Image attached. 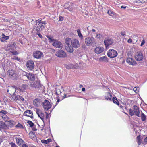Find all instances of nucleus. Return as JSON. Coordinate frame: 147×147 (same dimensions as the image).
<instances>
[{
  "label": "nucleus",
  "instance_id": "nucleus-1",
  "mask_svg": "<svg viewBox=\"0 0 147 147\" xmlns=\"http://www.w3.org/2000/svg\"><path fill=\"white\" fill-rule=\"evenodd\" d=\"M129 114L131 116L135 115L138 117H140V111L139 108L136 105H134L133 106L132 109H130L129 110Z\"/></svg>",
  "mask_w": 147,
  "mask_h": 147
},
{
  "label": "nucleus",
  "instance_id": "nucleus-2",
  "mask_svg": "<svg viewBox=\"0 0 147 147\" xmlns=\"http://www.w3.org/2000/svg\"><path fill=\"white\" fill-rule=\"evenodd\" d=\"M9 77L12 79H16L18 76V74L16 71L13 69L9 70L7 72Z\"/></svg>",
  "mask_w": 147,
  "mask_h": 147
},
{
  "label": "nucleus",
  "instance_id": "nucleus-3",
  "mask_svg": "<svg viewBox=\"0 0 147 147\" xmlns=\"http://www.w3.org/2000/svg\"><path fill=\"white\" fill-rule=\"evenodd\" d=\"M85 42L87 46H90L95 44V40L93 37H88L85 39Z\"/></svg>",
  "mask_w": 147,
  "mask_h": 147
},
{
  "label": "nucleus",
  "instance_id": "nucleus-4",
  "mask_svg": "<svg viewBox=\"0 0 147 147\" xmlns=\"http://www.w3.org/2000/svg\"><path fill=\"white\" fill-rule=\"evenodd\" d=\"M35 23H36V24L34 26V28L37 31H40L45 28V26L38 20L35 21Z\"/></svg>",
  "mask_w": 147,
  "mask_h": 147
},
{
  "label": "nucleus",
  "instance_id": "nucleus-5",
  "mask_svg": "<svg viewBox=\"0 0 147 147\" xmlns=\"http://www.w3.org/2000/svg\"><path fill=\"white\" fill-rule=\"evenodd\" d=\"M108 56L110 58L116 57L118 55L117 51L114 49H110L107 53Z\"/></svg>",
  "mask_w": 147,
  "mask_h": 147
},
{
  "label": "nucleus",
  "instance_id": "nucleus-6",
  "mask_svg": "<svg viewBox=\"0 0 147 147\" xmlns=\"http://www.w3.org/2000/svg\"><path fill=\"white\" fill-rule=\"evenodd\" d=\"M42 106L45 111H47L51 107L50 102L48 100H45L42 103Z\"/></svg>",
  "mask_w": 147,
  "mask_h": 147
},
{
  "label": "nucleus",
  "instance_id": "nucleus-7",
  "mask_svg": "<svg viewBox=\"0 0 147 147\" xmlns=\"http://www.w3.org/2000/svg\"><path fill=\"white\" fill-rule=\"evenodd\" d=\"M135 57L137 61H142L144 58L142 51H138L135 55Z\"/></svg>",
  "mask_w": 147,
  "mask_h": 147
},
{
  "label": "nucleus",
  "instance_id": "nucleus-8",
  "mask_svg": "<svg viewBox=\"0 0 147 147\" xmlns=\"http://www.w3.org/2000/svg\"><path fill=\"white\" fill-rule=\"evenodd\" d=\"M114 42L113 39L109 38H105L104 40V42L105 47L107 48V47L110 45H111Z\"/></svg>",
  "mask_w": 147,
  "mask_h": 147
},
{
  "label": "nucleus",
  "instance_id": "nucleus-9",
  "mask_svg": "<svg viewBox=\"0 0 147 147\" xmlns=\"http://www.w3.org/2000/svg\"><path fill=\"white\" fill-rule=\"evenodd\" d=\"M36 113L38 115V117L40 118L43 123H44L45 122V116L44 113L39 109L36 108Z\"/></svg>",
  "mask_w": 147,
  "mask_h": 147
},
{
  "label": "nucleus",
  "instance_id": "nucleus-10",
  "mask_svg": "<svg viewBox=\"0 0 147 147\" xmlns=\"http://www.w3.org/2000/svg\"><path fill=\"white\" fill-rule=\"evenodd\" d=\"M7 49H6V50H9L10 52H11L13 55H16L18 54V53L17 51H13L15 49V47L13 45H8L7 47Z\"/></svg>",
  "mask_w": 147,
  "mask_h": 147
},
{
  "label": "nucleus",
  "instance_id": "nucleus-11",
  "mask_svg": "<svg viewBox=\"0 0 147 147\" xmlns=\"http://www.w3.org/2000/svg\"><path fill=\"white\" fill-rule=\"evenodd\" d=\"M55 55L59 57H65L66 56V53L64 51L61 49L56 52Z\"/></svg>",
  "mask_w": 147,
  "mask_h": 147
},
{
  "label": "nucleus",
  "instance_id": "nucleus-12",
  "mask_svg": "<svg viewBox=\"0 0 147 147\" xmlns=\"http://www.w3.org/2000/svg\"><path fill=\"white\" fill-rule=\"evenodd\" d=\"M26 66L27 69L29 70H32L34 68V62L31 60L28 61L26 63Z\"/></svg>",
  "mask_w": 147,
  "mask_h": 147
},
{
  "label": "nucleus",
  "instance_id": "nucleus-13",
  "mask_svg": "<svg viewBox=\"0 0 147 147\" xmlns=\"http://www.w3.org/2000/svg\"><path fill=\"white\" fill-rule=\"evenodd\" d=\"M126 62L129 65H131L133 66H136L137 65V63L135 60L131 57L128 58L127 59Z\"/></svg>",
  "mask_w": 147,
  "mask_h": 147
},
{
  "label": "nucleus",
  "instance_id": "nucleus-14",
  "mask_svg": "<svg viewBox=\"0 0 147 147\" xmlns=\"http://www.w3.org/2000/svg\"><path fill=\"white\" fill-rule=\"evenodd\" d=\"M16 88L14 86H8L7 88V92L11 95H14Z\"/></svg>",
  "mask_w": 147,
  "mask_h": 147
},
{
  "label": "nucleus",
  "instance_id": "nucleus-15",
  "mask_svg": "<svg viewBox=\"0 0 147 147\" xmlns=\"http://www.w3.org/2000/svg\"><path fill=\"white\" fill-rule=\"evenodd\" d=\"M30 86L32 88H39L41 86L40 82L39 81H35L30 83Z\"/></svg>",
  "mask_w": 147,
  "mask_h": 147
},
{
  "label": "nucleus",
  "instance_id": "nucleus-16",
  "mask_svg": "<svg viewBox=\"0 0 147 147\" xmlns=\"http://www.w3.org/2000/svg\"><path fill=\"white\" fill-rule=\"evenodd\" d=\"M72 46L74 48H77L80 46V44L78 40L76 39H73L71 41Z\"/></svg>",
  "mask_w": 147,
  "mask_h": 147
},
{
  "label": "nucleus",
  "instance_id": "nucleus-17",
  "mask_svg": "<svg viewBox=\"0 0 147 147\" xmlns=\"http://www.w3.org/2000/svg\"><path fill=\"white\" fill-rule=\"evenodd\" d=\"M42 53L39 51H36L34 52L33 53L34 57L37 59L41 58L43 56Z\"/></svg>",
  "mask_w": 147,
  "mask_h": 147
},
{
  "label": "nucleus",
  "instance_id": "nucleus-18",
  "mask_svg": "<svg viewBox=\"0 0 147 147\" xmlns=\"http://www.w3.org/2000/svg\"><path fill=\"white\" fill-rule=\"evenodd\" d=\"M52 43L53 45L56 48H61L62 47L61 43L56 40H53Z\"/></svg>",
  "mask_w": 147,
  "mask_h": 147
},
{
  "label": "nucleus",
  "instance_id": "nucleus-19",
  "mask_svg": "<svg viewBox=\"0 0 147 147\" xmlns=\"http://www.w3.org/2000/svg\"><path fill=\"white\" fill-rule=\"evenodd\" d=\"M24 116L29 117L32 118H33V113L30 110L26 111L23 113Z\"/></svg>",
  "mask_w": 147,
  "mask_h": 147
},
{
  "label": "nucleus",
  "instance_id": "nucleus-20",
  "mask_svg": "<svg viewBox=\"0 0 147 147\" xmlns=\"http://www.w3.org/2000/svg\"><path fill=\"white\" fill-rule=\"evenodd\" d=\"M104 51V48L100 47H96L94 49L95 52L97 54L101 53L103 52Z\"/></svg>",
  "mask_w": 147,
  "mask_h": 147
},
{
  "label": "nucleus",
  "instance_id": "nucleus-21",
  "mask_svg": "<svg viewBox=\"0 0 147 147\" xmlns=\"http://www.w3.org/2000/svg\"><path fill=\"white\" fill-rule=\"evenodd\" d=\"M41 102V100L40 99L37 98L34 100L33 103L35 106L39 107L40 105Z\"/></svg>",
  "mask_w": 147,
  "mask_h": 147
},
{
  "label": "nucleus",
  "instance_id": "nucleus-22",
  "mask_svg": "<svg viewBox=\"0 0 147 147\" xmlns=\"http://www.w3.org/2000/svg\"><path fill=\"white\" fill-rule=\"evenodd\" d=\"M73 47L70 45H65V48L66 50L68 52L70 53H72L74 51V49Z\"/></svg>",
  "mask_w": 147,
  "mask_h": 147
},
{
  "label": "nucleus",
  "instance_id": "nucleus-23",
  "mask_svg": "<svg viewBox=\"0 0 147 147\" xmlns=\"http://www.w3.org/2000/svg\"><path fill=\"white\" fill-rule=\"evenodd\" d=\"M28 75V78L31 81H34L35 79V76L34 74L29 73Z\"/></svg>",
  "mask_w": 147,
  "mask_h": 147
},
{
  "label": "nucleus",
  "instance_id": "nucleus-24",
  "mask_svg": "<svg viewBox=\"0 0 147 147\" xmlns=\"http://www.w3.org/2000/svg\"><path fill=\"white\" fill-rule=\"evenodd\" d=\"M16 142L18 145H21L23 142V140L19 137H16L15 138Z\"/></svg>",
  "mask_w": 147,
  "mask_h": 147
},
{
  "label": "nucleus",
  "instance_id": "nucleus-25",
  "mask_svg": "<svg viewBox=\"0 0 147 147\" xmlns=\"http://www.w3.org/2000/svg\"><path fill=\"white\" fill-rule=\"evenodd\" d=\"M108 59L106 56H103L101 57L99 59V61L100 62H107L108 61Z\"/></svg>",
  "mask_w": 147,
  "mask_h": 147
},
{
  "label": "nucleus",
  "instance_id": "nucleus-26",
  "mask_svg": "<svg viewBox=\"0 0 147 147\" xmlns=\"http://www.w3.org/2000/svg\"><path fill=\"white\" fill-rule=\"evenodd\" d=\"M9 37L8 36L5 35L4 34H2V36L0 38V40L2 42L4 41L5 40L9 39Z\"/></svg>",
  "mask_w": 147,
  "mask_h": 147
},
{
  "label": "nucleus",
  "instance_id": "nucleus-27",
  "mask_svg": "<svg viewBox=\"0 0 147 147\" xmlns=\"http://www.w3.org/2000/svg\"><path fill=\"white\" fill-rule=\"evenodd\" d=\"M56 94L57 95H59L61 94L62 92L63 91V89L62 87L60 88H57L55 90Z\"/></svg>",
  "mask_w": 147,
  "mask_h": 147
},
{
  "label": "nucleus",
  "instance_id": "nucleus-28",
  "mask_svg": "<svg viewBox=\"0 0 147 147\" xmlns=\"http://www.w3.org/2000/svg\"><path fill=\"white\" fill-rule=\"evenodd\" d=\"M112 95L110 93L107 92L105 96V98L107 100H111V99Z\"/></svg>",
  "mask_w": 147,
  "mask_h": 147
},
{
  "label": "nucleus",
  "instance_id": "nucleus-29",
  "mask_svg": "<svg viewBox=\"0 0 147 147\" xmlns=\"http://www.w3.org/2000/svg\"><path fill=\"white\" fill-rule=\"evenodd\" d=\"M41 141L42 143L47 144L51 142L52 141V140L51 139H48L46 140H42Z\"/></svg>",
  "mask_w": 147,
  "mask_h": 147
},
{
  "label": "nucleus",
  "instance_id": "nucleus-30",
  "mask_svg": "<svg viewBox=\"0 0 147 147\" xmlns=\"http://www.w3.org/2000/svg\"><path fill=\"white\" fill-rule=\"evenodd\" d=\"M77 32L79 37L81 39H82L83 38V36L81 34V31L79 29L77 30Z\"/></svg>",
  "mask_w": 147,
  "mask_h": 147
},
{
  "label": "nucleus",
  "instance_id": "nucleus-31",
  "mask_svg": "<svg viewBox=\"0 0 147 147\" xmlns=\"http://www.w3.org/2000/svg\"><path fill=\"white\" fill-rule=\"evenodd\" d=\"M134 1L139 3H144L147 2V0H135Z\"/></svg>",
  "mask_w": 147,
  "mask_h": 147
},
{
  "label": "nucleus",
  "instance_id": "nucleus-32",
  "mask_svg": "<svg viewBox=\"0 0 147 147\" xmlns=\"http://www.w3.org/2000/svg\"><path fill=\"white\" fill-rule=\"evenodd\" d=\"M65 67L67 69H73V64H66L64 65Z\"/></svg>",
  "mask_w": 147,
  "mask_h": 147
},
{
  "label": "nucleus",
  "instance_id": "nucleus-33",
  "mask_svg": "<svg viewBox=\"0 0 147 147\" xmlns=\"http://www.w3.org/2000/svg\"><path fill=\"white\" fill-rule=\"evenodd\" d=\"M29 137L32 139H35L36 138L35 134L33 132H30L29 134Z\"/></svg>",
  "mask_w": 147,
  "mask_h": 147
},
{
  "label": "nucleus",
  "instance_id": "nucleus-34",
  "mask_svg": "<svg viewBox=\"0 0 147 147\" xmlns=\"http://www.w3.org/2000/svg\"><path fill=\"white\" fill-rule=\"evenodd\" d=\"M20 98V96L19 95L16 96L15 94L14 95H12V98L15 100H19Z\"/></svg>",
  "mask_w": 147,
  "mask_h": 147
},
{
  "label": "nucleus",
  "instance_id": "nucleus-35",
  "mask_svg": "<svg viewBox=\"0 0 147 147\" xmlns=\"http://www.w3.org/2000/svg\"><path fill=\"white\" fill-rule=\"evenodd\" d=\"M112 100L114 103H115L118 105H119V102L118 101L117 98L115 97L113 98Z\"/></svg>",
  "mask_w": 147,
  "mask_h": 147
},
{
  "label": "nucleus",
  "instance_id": "nucleus-36",
  "mask_svg": "<svg viewBox=\"0 0 147 147\" xmlns=\"http://www.w3.org/2000/svg\"><path fill=\"white\" fill-rule=\"evenodd\" d=\"M71 39L69 38H66L65 40V42L66 43L65 45H70V42H71Z\"/></svg>",
  "mask_w": 147,
  "mask_h": 147
},
{
  "label": "nucleus",
  "instance_id": "nucleus-37",
  "mask_svg": "<svg viewBox=\"0 0 147 147\" xmlns=\"http://www.w3.org/2000/svg\"><path fill=\"white\" fill-rule=\"evenodd\" d=\"M141 120L142 121H145L146 120V117L145 115H144V114L143 113H142L141 115Z\"/></svg>",
  "mask_w": 147,
  "mask_h": 147
},
{
  "label": "nucleus",
  "instance_id": "nucleus-38",
  "mask_svg": "<svg viewBox=\"0 0 147 147\" xmlns=\"http://www.w3.org/2000/svg\"><path fill=\"white\" fill-rule=\"evenodd\" d=\"M5 124L2 121H0V128H3L5 127Z\"/></svg>",
  "mask_w": 147,
  "mask_h": 147
},
{
  "label": "nucleus",
  "instance_id": "nucleus-39",
  "mask_svg": "<svg viewBox=\"0 0 147 147\" xmlns=\"http://www.w3.org/2000/svg\"><path fill=\"white\" fill-rule=\"evenodd\" d=\"M15 127L16 128H23V125L19 123H18V124H17L16 126Z\"/></svg>",
  "mask_w": 147,
  "mask_h": 147
},
{
  "label": "nucleus",
  "instance_id": "nucleus-40",
  "mask_svg": "<svg viewBox=\"0 0 147 147\" xmlns=\"http://www.w3.org/2000/svg\"><path fill=\"white\" fill-rule=\"evenodd\" d=\"M46 37L48 38L49 39V42H52L53 40H54L53 39L52 37L48 35H47Z\"/></svg>",
  "mask_w": 147,
  "mask_h": 147
},
{
  "label": "nucleus",
  "instance_id": "nucleus-41",
  "mask_svg": "<svg viewBox=\"0 0 147 147\" xmlns=\"http://www.w3.org/2000/svg\"><path fill=\"white\" fill-rule=\"evenodd\" d=\"M27 123L29 125L30 127H32L34 125V123L31 121H28Z\"/></svg>",
  "mask_w": 147,
  "mask_h": 147
},
{
  "label": "nucleus",
  "instance_id": "nucleus-42",
  "mask_svg": "<svg viewBox=\"0 0 147 147\" xmlns=\"http://www.w3.org/2000/svg\"><path fill=\"white\" fill-rule=\"evenodd\" d=\"M139 89V87H135L133 88V90L136 93H137L138 92Z\"/></svg>",
  "mask_w": 147,
  "mask_h": 147
},
{
  "label": "nucleus",
  "instance_id": "nucleus-43",
  "mask_svg": "<svg viewBox=\"0 0 147 147\" xmlns=\"http://www.w3.org/2000/svg\"><path fill=\"white\" fill-rule=\"evenodd\" d=\"M73 69H78L79 68L78 64H75V65L73 64Z\"/></svg>",
  "mask_w": 147,
  "mask_h": 147
},
{
  "label": "nucleus",
  "instance_id": "nucleus-44",
  "mask_svg": "<svg viewBox=\"0 0 147 147\" xmlns=\"http://www.w3.org/2000/svg\"><path fill=\"white\" fill-rule=\"evenodd\" d=\"M45 113H46V116H45V119L46 118L48 120V121H49V114L48 113H47L46 112H45Z\"/></svg>",
  "mask_w": 147,
  "mask_h": 147
},
{
  "label": "nucleus",
  "instance_id": "nucleus-45",
  "mask_svg": "<svg viewBox=\"0 0 147 147\" xmlns=\"http://www.w3.org/2000/svg\"><path fill=\"white\" fill-rule=\"evenodd\" d=\"M107 13L110 16H112L114 15V12L111 10H108Z\"/></svg>",
  "mask_w": 147,
  "mask_h": 147
},
{
  "label": "nucleus",
  "instance_id": "nucleus-46",
  "mask_svg": "<svg viewBox=\"0 0 147 147\" xmlns=\"http://www.w3.org/2000/svg\"><path fill=\"white\" fill-rule=\"evenodd\" d=\"M11 147H18V146L15 144V143L13 142H11L10 143Z\"/></svg>",
  "mask_w": 147,
  "mask_h": 147
},
{
  "label": "nucleus",
  "instance_id": "nucleus-47",
  "mask_svg": "<svg viewBox=\"0 0 147 147\" xmlns=\"http://www.w3.org/2000/svg\"><path fill=\"white\" fill-rule=\"evenodd\" d=\"M29 73H27V72H25V71H24L22 73V75H23V76H26L27 77L28 75V74H29Z\"/></svg>",
  "mask_w": 147,
  "mask_h": 147
},
{
  "label": "nucleus",
  "instance_id": "nucleus-48",
  "mask_svg": "<svg viewBox=\"0 0 147 147\" xmlns=\"http://www.w3.org/2000/svg\"><path fill=\"white\" fill-rule=\"evenodd\" d=\"M102 37V35H101L100 34H98L96 35V38H98L100 39Z\"/></svg>",
  "mask_w": 147,
  "mask_h": 147
},
{
  "label": "nucleus",
  "instance_id": "nucleus-49",
  "mask_svg": "<svg viewBox=\"0 0 147 147\" xmlns=\"http://www.w3.org/2000/svg\"><path fill=\"white\" fill-rule=\"evenodd\" d=\"M0 113L5 114L7 113V111L4 110H1L0 112Z\"/></svg>",
  "mask_w": 147,
  "mask_h": 147
},
{
  "label": "nucleus",
  "instance_id": "nucleus-50",
  "mask_svg": "<svg viewBox=\"0 0 147 147\" xmlns=\"http://www.w3.org/2000/svg\"><path fill=\"white\" fill-rule=\"evenodd\" d=\"M121 34L123 36H124L125 35V31H122L121 32Z\"/></svg>",
  "mask_w": 147,
  "mask_h": 147
},
{
  "label": "nucleus",
  "instance_id": "nucleus-51",
  "mask_svg": "<svg viewBox=\"0 0 147 147\" xmlns=\"http://www.w3.org/2000/svg\"><path fill=\"white\" fill-rule=\"evenodd\" d=\"M145 43V41L144 40H143L141 42V44L140 45L141 46H142Z\"/></svg>",
  "mask_w": 147,
  "mask_h": 147
},
{
  "label": "nucleus",
  "instance_id": "nucleus-52",
  "mask_svg": "<svg viewBox=\"0 0 147 147\" xmlns=\"http://www.w3.org/2000/svg\"><path fill=\"white\" fill-rule=\"evenodd\" d=\"M39 21L40 22V23H41L42 24H44L45 25L46 24V23L45 21H42L41 20Z\"/></svg>",
  "mask_w": 147,
  "mask_h": 147
},
{
  "label": "nucleus",
  "instance_id": "nucleus-53",
  "mask_svg": "<svg viewBox=\"0 0 147 147\" xmlns=\"http://www.w3.org/2000/svg\"><path fill=\"white\" fill-rule=\"evenodd\" d=\"M59 21H62L63 20V18L62 16H60L59 18Z\"/></svg>",
  "mask_w": 147,
  "mask_h": 147
},
{
  "label": "nucleus",
  "instance_id": "nucleus-54",
  "mask_svg": "<svg viewBox=\"0 0 147 147\" xmlns=\"http://www.w3.org/2000/svg\"><path fill=\"white\" fill-rule=\"evenodd\" d=\"M127 42L129 43H131L132 42V40L131 39L129 38L127 40Z\"/></svg>",
  "mask_w": 147,
  "mask_h": 147
},
{
  "label": "nucleus",
  "instance_id": "nucleus-55",
  "mask_svg": "<svg viewBox=\"0 0 147 147\" xmlns=\"http://www.w3.org/2000/svg\"><path fill=\"white\" fill-rule=\"evenodd\" d=\"M19 101H24V98H22V97L20 96V98H19Z\"/></svg>",
  "mask_w": 147,
  "mask_h": 147
},
{
  "label": "nucleus",
  "instance_id": "nucleus-56",
  "mask_svg": "<svg viewBox=\"0 0 147 147\" xmlns=\"http://www.w3.org/2000/svg\"><path fill=\"white\" fill-rule=\"evenodd\" d=\"M137 139L138 141H140V136H138L137 137Z\"/></svg>",
  "mask_w": 147,
  "mask_h": 147
},
{
  "label": "nucleus",
  "instance_id": "nucleus-57",
  "mask_svg": "<svg viewBox=\"0 0 147 147\" xmlns=\"http://www.w3.org/2000/svg\"><path fill=\"white\" fill-rule=\"evenodd\" d=\"M22 88H23L24 89H23V90H24L25 89V88L26 87V85L25 84H23V85H22Z\"/></svg>",
  "mask_w": 147,
  "mask_h": 147
},
{
  "label": "nucleus",
  "instance_id": "nucleus-58",
  "mask_svg": "<svg viewBox=\"0 0 147 147\" xmlns=\"http://www.w3.org/2000/svg\"><path fill=\"white\" fill-rule=\"evenodd\" d=\"M38 34L40 38H42V36L40 33H39Z\"/></svg>",
  "mask_w": 147,
  "mask_h": 147
},
{
  "label": "nucleus",
  "instance_id": "nucleus-59",
  "mask_svg": "<svg viewBox=\"0 0 147 147\" xmlns=\"http://www.w3.org/2000/svg\"><path fill=\"white\" fill-rule=\"evenodd\" d=\"M22 147H28V146L26 144H23L22 145Z\"/></svg>",
  "mask_w": 147,
  "mask_h": 147
},
{
  "label": "nucleus",
  "instance_id": "nucleus-60",
  "mask_svg": "<svg viewBox=\"0 0 147 147\" xmlns=\"http://www.w3.org/2000/svg\"><path fill=\"white\" fill-rule=\"evenodd\" d=\"M13 59H17L18 60H19V59H18V57H14L13 58Z\"/></svg>",
  "mask_w": 147,
  "mask_h": 147
},
{
  "label": "nucleus",
  "instance_id": "nucleus-61",
  "mask_svg": "<svg viewBox=\"0 0 147 147\" xmlns=\"http://www.w3.org/2000/svg\"><path fill=\"white\" fill-rule=\"evenodd\" d=\"M16 90H20V91H22V89H21L20 88H17L16 89Z\"/></svg>",
  "mask_w": 147,
  "mask_h": 147
},
{
  "label": "nucleus",
  "instance_id": "nucleus-62",
  "mask_svg": "<svg viewBox=\"0 0 147 147\" xmlns=\"http://www.w3.org/2000/svg\"><path fill=\"white\" fill-rule=\"evenodd\" d=\"M3 141L2 138V137H0V145L1 144V142Z\"/></svg>",
  "mask_w": 147,
  "mask_h": 147
},
{
  "label": "nucleus",
  "instance_id": "nucleus-63",
  "mask_svg": "<svg viewBox=\"0 0 147 147\" xmlns=\"http://www.w3.org/2000/svg\"><path fill=\"white\" fill-rule=\"evenodd\" d=\"M144 142L147 143V137L144 139Z\"/></svg>",
  "mask_w": 147,
  "mask_h": 147
},
{
  "label": "nucleus",
  "instance_id": "nucleus-64",
  "mask_svg": "<svg viewBox=\"0 0 147 147\" xmlns=\"http://www.w3.org/2000/svg\"><path fill=\"white\" fill-rule=\"evenodd\" d=\"M121 8L125 9L126 7V6H125L122 5L121 7Z\"/></svg>",
  "mask_w": 147,
  "mask_h": 147
}]
</instances>
